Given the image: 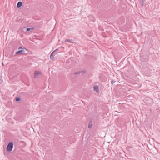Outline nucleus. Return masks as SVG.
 <instances>
[{
	"instance_id": "obj_1",
	"label": "nucleus",
	"mask_w": 160,
	"mask_h": 160,
	"mask_svg": "<svg viewBox=\"0 0 160 160\" xmlns=\"http://www.w3.org/2000/svg\"><path fill=\"white\" fill-rule=\"evenodd\" d=\"M13 142H9L6 148L7 151L8 152H10L12 151L13 148Z\"/></svg>"
},
{
	"instance_id": "obj_2",
	"label": "nucleus",
	"mask_w": 160,
	"mask_h": 160,
	"mask_svg": "<svg viewBox=\"0 0 160 160\" xmlns=\"http://www.w3.org/2000/svg\"><path fill=\"white\" fill-rule=\"evenodd\" d=\"M58 49H56L51 54L50 56V58L51 59L53 60L54 59V56L53 54L56 52V51H58Z\"/></svg>"
},
{
	"instance_id": "obj_3",
	"label": "nucleus",
	"mask_w": 160,
	"mask_h": 160,
	"mask_svg": "<svg viewBox=\"0 0 160 160\" xmlns=\"http://www.w3.org/2000/svg\"><path fill=\"white\" fill-rule=\"evenodd\" d=\"M25 52V50H19L17 52H16L15 53L16 54H18L20 53H22V54H24Z\"/></svg>"
},
{
	"instance_id": "obj_4",
	"label": "nucleus",
	"mask_w": 160,
	"mask_h": 160,
	"mask_svg": "<svg viewBox=\"0 0 160 160\" xmlns=\"http://www.w3.org/2000/svg\"><path fill=\"white\" fill-rule=\"evenodd\" d=\"M93 126L92 122V121L90 120L89 122L88 128H91Z\"/></svg>"
},
{
	"instance_id": "obj_5",
	"label": "nucleus",
	"mask_w": 160,
	"mask_h": 160,
	"mask_svg": "<svg viewBox=\"0 0 160 160\" xmlns=\"http://www.w3.org/2000/svg\"><path fill=\"white\" fill-rule=\"evenodd\" d=\"M93 88L94 90L97 92H99V90L98 89V85H95L94 87Z\"/></svg>"
},
{
	"instance_id": "obj_6",
	"label": "nucleus",
	"mask_w": 160,
	"mask_h": 160,
	"mask_svg": "<svg viewBox=\"0 0 160 160\" xmlns=\"http://www.w3.org/2000/svg\"><path fill=\"white\" fill-rule=\"evenodd\" d=\"M22 5V3L21 2H19L17 5V7L18 8H20Z\"/></svg>"
},
{
	"instance_id": "obj_7",
	"label": "nucleus",
	"mask_w": 160,
	"mask_h": 160,
	"mask_svg": "<svg viewBox=\"0 0 160 160\" xmlns=\"http://www.w3.org/2000/svg\"><path fill=\"white\" fill-rule=\"evenodd\" d=\"M40 73L39 72H38L37 71H36L34 73V78H37L38 75L39 74H40Z\"/></svg>"
},
{
	"instance_id": "obj_8",
	"label": "nucleus",
	"mask_w": 160,
	"mask_h": 160,
	"mask_svg": "<svg viewBox=\"0 0 160 160\" xmlns=\"http://www.w3.org/2000/svg\"><path fill=\"white\" fill-rule=\"evenodd\" d=\"M146 0H139V2L140 3V4L142 5V6H143V3Z\"/></svg>"
},
{
	"instance_id": "obj_9",
	"label": "nucleus",
	"mask_w": 160,
	"mask_h": 160,
	"mask_svg": "<svg viewBox=\"0 0 160 160\" xmlns=\"http://www.w3.org/2000/svg\"><path fill=\"white\" fill-rule=\"evenodd\" d=\"M65 42H71V40L70 39H66L65 41Z\"/></svg>"
},
{
	"instance_id": "obj_10",
	"label": "nucleus",
	"mask_w": 160,
	"mask_h": 160,
	"mask_svg": "<svg viewBox=\"0 0 160 160\" xmlns=\"http://www.w3.org/2000/svg\"><path fill=\"white\" fill-rule=\"evenodd\" d=\"M34 29V28H27V31H29L31 30H33Z\"/></svg>"
},
{
	"instance_id": "obj_11",
	"label": "nucleus",
	"mask_w": 160,
	"mask_h": 160,
	"mask_svg": "<svg viewBox=\"0 0 160 160\" xmlns=\"http://www.w3.org/2000/svg\"><path fill=\"white\" fill-rule=\"evenodd\" d=\"M81 73V72L80 71H77L76 72H74V74L76 75H78Z\"/></svg>"
},
{
	"instance_id": "obj_12",
	"label": "nucleus",
	"mask_w": 160,
	"mask_h": 160,
	"mask_svg": "<svg viewBox=\"0 0 160 160\" xmlns=\"http://www.w3.org/2000/svg\"><path fill=\"white\" fill-rule=\"evenodd\" d=\"M21 100L20 98L18 97L16 98V101H19Z\"/></svg>"
},
{
	"instance_id": "obj_13",
	"label": "nucleus",
	"mask_w": 160,
	"mask_h": 160,
	"mask_svg": "<svg viewBox=\"0 0 160 160\" xmlns=\"http://www.w3.org/2000/svg\"><path fill=\"white\" fill-rule=\"evenodd\" d=\"M115 82V81H114L113 80H112L111 81V83L112 84L113 83H114Z\"/></svg>"
},
{
	"instance_id": "obj_14",
	"label": "nucleus",
	"mask_w": 160,
	"mask_h": 160,
	"mask_svg": "<svg viewBox=\"0 0 160 160\" xmlns=\"http://www.w3.org/2000/svg\"><path fill=\"white\" fill-rule=\"evenodd\" d=\"M21 48H21V47H19V48H18V49H21Z\"/></svg>"
}]
</instances>
